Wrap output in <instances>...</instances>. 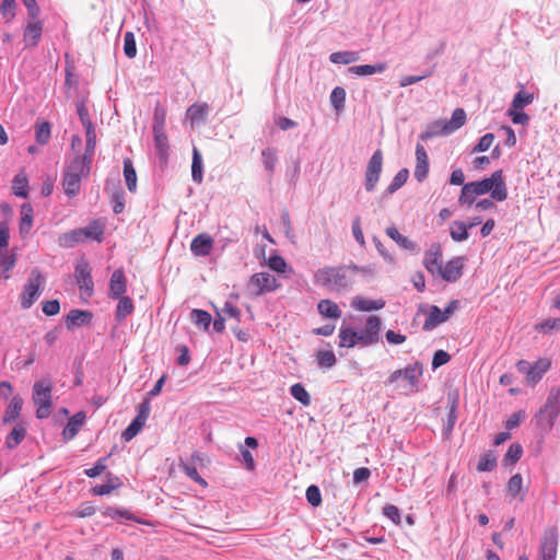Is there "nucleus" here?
I'll return each instance as SVG.
<instances>
[{
    "label": "nucleus",
    "mask_w": 560,
    "mask_h": 560,
    "mask_svg": "<svg viewBox=\"0 0 560 560\" xmlns=\"http://www.w3.org/2000/svg\"><path fill=\"white\" fill-rule=\"evenodd\" d=\"M381 329V319L378 316H370L366 319L365 329L361 332L363 337V345L368 346L374 343L378 338Z\"/></svg>",
    "instance_id": "19"
},
{
    "label": "nucleus",
    "mask_w": 560,
    "mask_h": 560,
    "mask_svg": "<svg viewBox=\"0 0 560 560\" xmlns=\"http://www.w3.org/2000/svg\"><path fill=\"white\" fill-rule=\"evenodd\" d=\"M262 164L265 168L272 174L277 163V151L272 148H267L261 152Z\"/></svg>",
    "instance_id": "52"
},
{
    "label": "nucleus",
    "mask_w": 560,
    "mask_h": 560,
    "mask_svg": "<svg viewBox=\"0 0 560 560\" xmlns=\"http://www.w3.org/2000/svg\"><path fill=\"white\" fill-rule=\"evenodd\" d=\"M444 322H446V320H445V317H443V315H442V311L436 305H432L429 308V314L423 324V329L432 330L436 326H439L440 324H442Z\"/></svg>",
    "instance_id": "35"
},
{
    "label": "nucleus",
    "mask_w": 560,
    "mask_h": 560,
    "mask_svg": "<svg viewBox=\"0 0 560 560\" xmlns=\"http://www.w3.org/2000/svg\"><path fill=\"white\" fill-rule=\"evenodd\" d=\"M75 279L81 296L89 299L93 295L94 283L91 276V268L88 261H81L75 267Z\"/></svg>",
    "instance_id": "12"
},
{
    "label": "nucleus",
    "mask_w": 560,
    "mask_h": 560,
    "mask_svg": "<svg viewBox=\"0 0 560 560\" xmlns=\"http://www.w3.org/2000/svg\"><path fill=\"white\" fill-rule=\"evenodd\" d=\"M16 2L15 0H2L0 12L7 23L15 18Z\"/></svg>",
    "instance_id": "57"
},
{
    "label": "nucleus",
    "mask_w": 560,
    "mask_h": 560,
    "mask_svg": "<svg viewBox=\"0 0 560 560\" xmlns=\"http://www.w3.org/2000/svg\"><path fill=\"white\" fill-rule=\"evenodd\" d=\"M135 310L133 302L129 296H120L116 308V319L118 322L124 320L126 317L132 314Z\"/></svg>",
    "instance_id": "40"
},
{
    "label": "nucleus",
    "mask_w": 560,
    "mask_h": 560,
    "mask_svg": "<svg viewBox=\"0 0 560 560\" xmlns=\"http://www.w3.org/2000/svg\"><path fill=\"white\" fill-rule=\"evenodd\" d=\"M44 284L45 278L42 272L37 268L32 269L20 294V302L23 308L27 310L35 303L44 289Z\"/></svg>",
    "instance_id": "5"
},
{
    "label": "nucleus",
    "mask_w": 560,
    "mask_h": 560,
    "mask_svg": "<svg viewBox=\"0 0 560 560\" xmlns=\"http://www.w3.org/2000/svg\"><path fill=\"white\" fill-rule=\"evenodd\" d=\"M214 241L207 233L198 234L190 243V250L195 256H208L213 248Z\"/></svg>",
    "instance_id": "15"
},
{
    "label": "nucleus",
    "mask_w": 560,
    "mask_h": 560,
    "mask_svg": "<svg viewBox=\"0 0 560 560\" xmlns=\"http://www.w3.org/2000/svg\"><path fill=\"white\" fill-rule=\"evenodd\" d=\"M203 166H202V158L197 148L192 150V162H191V177L192 180L197 184H201L203 180Z\"/></svg>",
    "instance_id": "38"
},
{
    "label": "nucleus",
    "mask_w": 560,
    "mask_h": 560,
    "mask_svg": "<svg viewBox=\"0 0 560 560\" xmlns=\"http://www.w3.org/2000/svg\"><path fill=\"white\" fill-rule=\"evenodd\" d=\"M471 185H474V183L464 184L462 187L458 198V203L462 207H471L476 201V198L479 196Z\"/></svg>",
    "instance_id": "39"
},
{
    "label": "nucleus",
    "mask_w": 560,
    "mask_h": 560,
    "mask_svg": "<svg viewBox=\"0 0 560 560\" xmlns=\"http://www.w3.org/2000/svg\"><path fill=\"white\" fill-rule=\"evenodd\" d=\"M466 122V113L463 108H456L452 117L448 121H436L434 124V127L436 128L435 131H425L421 133L420 138L422 140H428L433 136H436L438 133L442 135H451L452 132L456 131L460 127H463Z\"/></svg>",
    "instance_id": "8"
},
{
    "label": "nucleus",
    "mask_w": 560,
    "mask_h": 560,
    "mask_svg": "<svg viewBox=\"0 0 560 560\" xmlns=\"http://www.w3.org/2000/svg\"><path fill=\"white\" fill-rule=\"evenodd\" d=\"M429 173V158L424 147L420 143L416 145V167L415 178L421 183L423 182Z\"/></svg>",
    "instance_id": "14"
},
{
    "label": "nucleus",
    "mask_w": 560,
    "mask_h": 560,
    "mask_svg": "<svg viewBox=\"0 0 560 560\" xmlns=\"http://www.w3.org/2000/svg\"><path fill=\"white\" fill-rule=\"evenodd\" d=\"M93 318V315L89 311L71 310L66 317V326L68 329L73 327H81L89 324Z\"/></svg>",
    "instance_id": "21"
},
{
    "label": "nucleus",
    "mask_w": 560,
    "mask_h": 560,
    "mask_svg": "<svg viewBox=\"0 0 560 560\" xmlns=\"http://www.w3.org/2000/svg\"><path fill=\"white\" fill-rule=\"evenodd\" d=\"M346 91L343 88L336 86L330 94L331 105L336 110H340L345 107Z\"/></svg>",
    "instance_id": "58"
},
{
    "label": "nucleus",
    "mask_w": 560,
    "mask_h": 560,
    "mask_svg": "<svg viewBox=\"0 0 560 560\" xmlns=\"http://www.w3.org/2000/svg\"><path fill=\"white\" fill-rule=\"evenodd\" d=\"M359 54L355 51H337L332 52L329 56V60L332 63H342V65H349L351 62H354L359 60Z\"/></svg>",
    "instance_id": "43"
},
{
    "label": "nucleus",
    "mask_w": 560,
    "mask_h": 560,
    "mask_svg": "<svg viewBox=\"0 0 560 560\" xmlns=\"http://www.w3.org/2000/svg\"><path fill=\"white\" fill-rule=\"evenodd\" d=\"M209 106L206 103H196L188 107L186 117L191 127L203 122L208 116Z\"/></svg>",
    "instance_id": "23"
},
{
    "label": "nucleus",
    "mask_w": 560,
    "mask_h": 560,
    "mask_svg": "<svg viewBox=\"0 0 560 560\" xmlns=\"http://www.w3.org/2000/svg\"><path fill=\"white\" fill-rule=\"evenodd\" d=\"M127 291V279L122 269H116L109 280L108 295L112 299H119Z\"/></svg>",
    "instance_id": "16"
},
{
    "label": "nucleus",
    "mask_w": 560,
    "mask_h": 560,
    "mask_svg": "<svg viewBox=\"0 0 560 560\" xmlns=\"http://www.w3.org/2000/svg\"><path fill=\"white\" fill-rule=\"evenodd\" d=\"M358 343L363 345V337L351 327H341L339 330V347L353 348Z\"/></svg>",
    "instance_id": "22"
},
{
    "label": "nucleus",
    "mask_w": 560,
    "mask_h": 560,
    "mask_svg": "<svg viewBox=\"0 0 560 560\" xmlns=\"http://www.w3.org/2000/svg\"><path fill=\"white\" fill-rule=\"evenodd\" d=\"M35 138L36 141L42 145L48 143L50 139V124L48 121H42L36 124Z\"/></svg>",
    "instance_id": "47"
},
{
    "label": "nucleus",
    "mask_w": 560,
    "mask_h": 560,
    "mask_svg": "<svg viewBox=\"0 0 560 560\" xmlns=\"http://www.w3.org/2000/svg\"><path fill=\"white\" fill-rule=\"evenodd\" d=\"M197 463H199L202 466L203 458L199 453H194L190 457V463L183 464L182 469L187 477H189L195 482L199 483L201 487L206 488L208 486V483L199 475L197 467H196Z\"/></svg>",
    "instance_id": "17"
},
{
    "label": "nucleus",
    "mask_w": 560,
    "mask_h": 560,
    "mask_svg": "<svg viewBox=\"0 0 560 560\" xmlns=\"http://www.w3.org/2000/svg\"><path fill=\"white\" fill-rule=\"evenodd\" d=\"M12 191L16 197L28 196V178L24 172L18 173L12 180Z\"/></svg>",
    "instance_id": "32"
},
{
    "label": "nucleus",
    "mask_w": 560,
    "mask_h": 560,
    "mask_svg": "<svg viewBox=\"0 0 560 560\" xmlns=\"http://www.w3.org/2000/svg\"><path fill=\"white\" fill-rule=\"evenodd\" d=\"M279 285L277 278L271 273L257 272L249 278L247 289L252 296H259L277 290Z\"/></svg>",
    "instance_id": "9"
},
{
    "label": "nucleus",
    "mask_w": 560,
    "mask_h": 560,
    "mask_svg": "<svg viewBox=\"0 0 560 560\" xmlns=\"http://www.w3.org/2000/svg\"><path fill=\"white\" fill-rule=\"evenodd\" d=\"M317 310L324 317L337 319L341 316V310L338 304L328 299L320 300L317 304Z\"/></svg>",
    "instance_id": "30"
},
{
    "label": "nucleus",
    "mask_w": 560,
    "mask_h": 560,
    "mask_svg": "<svg viewBox=\"0 0 560 560\" xmlns=\"http://www.w3.org/2000/svg\"><path fill=\"white\" fill-rule=\"evenodd\" d=\"M86 148L83 156H77L75 159H88L89 165L91 166L92 156L96 144V135L93 127L86 128Z\"/></svg>",
    "instance_id": "44"
},
{
    "label": "nucleus",
    "mask_w": 560,
    "mask_h": 560,
    "mask_svg": "<svg viewBox=\"0 0 560 560\" xmlns=\"http://www.w3.org/2000/svg\"><path fill=\"white\" fill-rule=\"evenodd\" d=\"M351 306L357 311L370 312L377 311L385 306V302L383 300H371L364 296H355Z\"/></svg>",
    "instance_id": "26"
},
{
    "label": "nucleus",
    "mask_w": 560,
    "mask_h": 560,
    "mask_svg": "<svg viewBox=\"0 0 560 560\" xmlns=\"http://www.w3.org/2000/svg\"><path fill=\"white\" fill-rule=\"evenodd\" d=\"M386 235L389 238H392L394 242H396L401 248H405L408 250L416 249V244L408 237L401 235L395 226H388L386 229Z\"/></svg>",
    "instance_id": "37"
},
{
    "label": "nucleus",
    "mask_w": 560,
    "mask_h": 560,
    "mask_svg": "<svg viewBox=\"0 0 560 560\" xmlns=\"http://www.w3.org/2000/svg\"><path fill=\"white\" fill-rule=\"evenodd\" d=\"M104 223L100 220H95L91 222L88 226L82 228V234L84 236V240L90 238L97 242L102 241V236L104 233Z\"/></svg>",
    "instance_id": "34"
},
{
    "label": "nucleus",
    "mask_w": 560,
    "mask_h": 560,
    "mask_svg": "<svg viewBox=\"0 0 560 560\" xmlns=\"http://www.w3.org/2000/svg\"><path fill=\"white\" fill-rule=\"evenodd\" d=\"M34 210L31 203H23L21 206V219L19 223L20 233L26 235L33 226Z\"/></svg>",
    "instance_id": "27"
},
{
    "label": "nucleus",
    "mask_w": 560,
    "mask_h": 560,
    "mask_svg": "<svg viewBox=\"0 0 560 560\" xmlns=\"http://www.w3.org/2000/svg\"><path fill=\"white\" fill-rule=\"evenodd\" d=\"M463 269L464 258L454 257L453 259L448 260L445 266H442V271H440L439 275L443 280L447 282H455L462 277Z\"/></svg>",
    "instance_id": "13"
},
{
    "label": "nucleus",
    "mask_w": 560,
    "mask_h": 560,
    "mask_svg": "<svg viewBox=\"0 0 560 560\" xmlns=\"http://www.w3.org/2000/svg\"><path fill=\"white\" fill-rule=\"evenodd\" d=\"M387 69V65L385 62H380L376 65H361L353 66L349 68V72L355 75L364 77L372 75L374 73H382Z\"/></svg>",
    "instance_id": "29"
},
{
    "label": "nucleus",
    "mask_w": 560,
    "mask_h": 560,
    "mask_svg": "<svg viewBox=\"0 0 560 560\" xmlns=\"http://www.w3.org/2000/svg\"><path fill=\"white\" fill-rule=\"evenodd\" d=\"M423 373V368L420 362L409 364L405 369H399L393 372L386 382V385L400 394L409 395L416 390L419 377Z\"/></svg>",
    "instance_id": "2"
},
{
    "label": "nucleus",
    "mask_w": 560,
    "mask_h": 560,
    "mask_svg": "<svg viewBox=\"0 0 560 560\" xmlns=\"http://www.w3.org/2000/svg\"><path fill=\"white\" fill-rule=\"evenodd\" d=\"M290 393L294 399L300 401L303 406H308L311 404V396L302 384H293L290 388Z\"/></svg>",
    "instance_id": "48"
},
{
    "label": "nucleus",
    "mask_w": 560,
    "mask_h": 560,
    "mask_svg": "<svg viewBox=\"0 0 560 560\" xmlns=\"http://www.w3.org/2000/svg\"><path fill=\"white\" fill-rule=\"evenodd\" d=\"M91 171L88 159H73L69 165H67L63 178L62 188L65 194L72 198L77 196L81 188V180L83 177H88Z\"/></svg>",
    "instance_id": "3"
},
{
    "label": "nucleus",
    "mask_w": 560,
    "mask_h": 560,
    "mask_svg": "<svg viewBox=\"0 0 560 560\" xmlns=\"http://www.w3.org/2000/svg\"><path fill=\"white\" fill-rule=\"evenodd\" d=\"M124 52L129 58L132 59L137 55V45L135 34L132 32H127L124 37Z\"/></svg>",
    "instance_id": "56"
},
{
    "label": "nucleus",
    "mask_w": 560,
    "mask_h": 560,
    "mask_svg": "<svg viewBox=\"0 0 560 560\" xmlns=\"http://www.w3.org/2000/svg\"><path fill=\"white\" fill-rule=\"evenodd\" d=\"M497 467V456L492 452H488L483 454L479 463L477 465V470L482 471H491Z\"/></svg>",
    "instance_id": "51"
},
{
    "label": "nucleus",
    "mask_w": 560,
    "mask_h": 560,
    "mask_svg": "<svg viewBox=\"0 0 560 560\" xmlns=\"http://www.w3.org/2000/svg\"><path fill=\"white\" fill-rule=\"evenodd\" d=\"M306 499L313 506H318L322 503V495L317 486H310L306 489Z\"/></svg>",
    "instance_id": "63"
},
{
    "label": "nucleus",
    "mask_w": 560,
    "mask_h": 560,
    "mask_svg": "<svg viewBox=\"0 0 560 560\" xmlns=\"http://www.w3.org/2000/svg\"><path fill=\"white\" fill-rule=\"evenodd\" d=\"M451 237L455 242H463L468 238V229L465 222L454 221L450 229Z\"/></svg>",
    "instance_id": "45"
},
{
    "label": "nucleus",
    "mask_w": 560,
    "mask_h": 560,
    "mask_svg": "<svg viewBox=\"0 0 560 560\" xmlns=\"http://www.w3.org/2000/svg\"><path fill=\"white\" fill-rule=\"evenodd\" d=\"M316 361L320 368L330 369L336 364V355L331 350H320L316 354Z\"/></svg>",
    "instance_id": "50"
},
{
    "label": "nucleus",
    "mask_w": 560,
    "mask_h": 560,
    "mask_svg": "<svg viewBox=\"0 0 560 560\" xmlns=\"http://www.w3.org/2000/svg\"><path fill=\"white\" fill-rule=\"evenodd\" d=\"M549 360H538L533 366H530V371H528V382L537 383L542 377V375L549 370Z\"/></svg>",
    "instance_id": "36"
},
{
    "label": "nucleus",
    "mask_w": 560,
    "mask_h": 560,
    "mask_svg": "<svg viewBox=\"0 0 560 560\" xmlns=\"http://www.w3.org/2000/svg\"><path fill=\"white\" fill-rule=\"evenodd\" d=\"M103 514L107 517H110L112 520L125 518V520H129V521H135L139 524H147L145 522L136 517L129 510H126V509L108 506L105 509Z\"/></svg>",
    "instance_id": "33"
},
{
    "label": "nucleus",
    "mask_w": 560,
    "mask_h": 560,
    "mask_svg": "<svg viewBox=\"0 0 560 560\" xmlns=\"http://www.w3.org/2000/svg\"><path fill=\"white\" fill-rule=\"evenodd\" d=\"M121 482L118 477L109 475L107 477V482L103 485H98L92 489L93 494L95 495H105L109 494L115 489L119 488Z\"/></svg>",
    "instance_id": "42"
},
{
    "label": "nucleus",
    "mask_w": 560,
    "mask_h": 560,
    "mask_svg": "<svg viewBox=\"0 0 560 560\" xmlns=\"http://www.w3.org/2000/svg\"><path fill=\"white\" fill-rule=\"evenodd\" d=\"M358 271L357 266L324 267L315 272L314 280L322 287L339 290L349 287Z\"/></svg>",
    "instance_id": "1"
},
{
    "label": "nucleus",
    "mask_w": 560,
    "mask_h": 560,
    "mask_svg": "<svg viewBox=\"0 0 560 560\" xmlns=\"http://www.w3.org/2000/svg\"><path fill=\"white\" fill-rule=\"evenodd\" d=\"M106 462H107V457H103V458L98 459L96 462L95 466L92 468L85 469L84 474L89 478H95V477L100 476L107 468Z\"/></svg>",
    "instance_id": "62"
},
{
    "label": "nucleus",
    "mask_w": 560,
    "mask_h": 560,
    "mask_svg": "<svg viewBox=\"0 0 560 560\" xmlns=\"http://www.w3.org/2000/svg\"><path fill=\"white\" fill-rule=\"evenodd\" d=\"M85 421V413L78 412L73 417L68 420L67 425L62 431V436L65 441L72 440L79 432L80 428Z\"/></svg>",
    "instance_id": "24"
},
{
    "label": "nucleus",
    "mask_w": 560,
    "mask_h": 560,
    "mask_svg": "<svg viewBox=\"0 0 560 560\" xmlns=\"http://www.w3.org/2000/svg\"><path fill=\"white\" fill-rule=\"evenodd\" d=\"M26 436V428L23 423L14 425L12 431L5 438V446L8 450L15 448Z\"/></svg>",
    "instance_id": "31"
},
{
    "label": "nucleus",
    "mask_w": 560,
    "mask_h": 560,
    "mask_svg": "<svg viewBox=\"0 0 560 560\" xmlns=\"http://www.w3.org/2000/svg\"><path fill=\"white\" fill-rule=\"evenodd\" d=\"M494 141V136L492 133H486L479 140V142L472 149V152H485L487 151Z\"/></svg>",
    "instance_id": "64"
},
{
    "label": "nucleus",
    "mask_w": 560,
    "mask_h": 560,
    "mask_svg": "<svg viewBox=\"0 0 560 560\" xmlns=\"http://www.w3.org/2000/svg\"><path fill=\"white\" fill-rule=\"evenodd\" d=\"M144 422L133 419L131 423L125 429V431L121 434L122 440L126 442L131 441L144 427Z\"/></svg>",
    "instance_id": "54"
},
{
    "label": "nucleus",
    "mask_w": 560,
    "mask_h": 560,
    "mask_svg": "<svg viewBox=\"0 0 560 560\" xmlns=\"http://www.w3.org/2000/svg\"><path fill=\"white\" fill-rule=\"evenodd\" d=\"M424 266L432 275H439L440 271H442V253L439 248L436 250L425 253Z\"/></svg>",
    "instance_id": "28"
},
{
    "label": "nucleus",
    "mask_w": 560,
    "mask_h": 560,
    "mask_svg": "<svg viewBox=\"0 0 560 560\" xmlns=\"http://www.w3.org/2000/svg\"><path fill=\"white\" fill-rule=\"evenodd\" d=\"M472 183L474 185L471 186L479 196L490 192L491 199L497 201H503L508 197L506 185L502 170L493 172L488 178Z\"/></svg>",
    "instance_id": "4"
},
{
    "label": "nucleus",
    "mask_w": 560,
    "mask_h": 560,
    "mask_svg": "<svg viewBox=\"0 0 560 560\" xmlns=\"http://www.w3.org/2000/svg\"><path fill=\"white\" fill-rule=\"evenodd\" d=\"M84 241L81 229L72 230L60 237V244L65 247H73L77 243Z\"/></svg>",
    "instance_id": "49"
},
{
    "label": "nucleus",
    "mask_w": 560,
    "mask_h": 560,
    "mask_svg": "<svg viewBox=\"0 0 560 560\" xmlns=\"http://www.w3.org/2000/svg\"><path fill=\"white\" fill-rule=\"evenodd\" d=\"M534 100L533 94L525 93L523 91L515 94L513 101H512V108L514 109H522L528 104H530Z\"/></svg>",
    "instance_id": "59"
},
{
    "label": "nucleus",
    "mask_w": 560,
    "mask_h": 560,
    "mask_svg": "<svg viewBox=\"0 0 560 560\" xmlns=\"http://www.w3.org/2000/svg\"><path fill=\"white\" fill-rule=\"evenodd\" d=\"M124 177L129 191L137 189V173L130 159L124 160Z\"/></svg>",
    "instance_id": "41"
},
{
    "label": "nucleus",
    "mask_w": 560,
    "mask_h": 560,
    "mask_svg": "<svg viewBox=\"0 0 560 560\" xmlns=\"http://www.w3.org/2000/svg\"><path fill=\"white\" fill-rule=\"evenodd\" d=\"M52 384L48 380L35 382L33 386V402L37 407L36 417L45 419L50 415Z\"/></svg>",
    "instance_id": "6"
},
{
    "label": "nucleus",
    "mask_w": 560,
    "mask_h": 560,
    "mask_svg": "<svg viewBox=\"0 0 560 560\" xmlns=\"http://www.w3.org/2000/svg\"><path fill=\"white\" fill-rule=\"evenodd\" d=\"M383 514L396 525H399L401 523L400 512L396 505H385L383 509Z\"/></svg>",
    "instance_id": "61"
},
{
    "label": "nucleus",
    "mask_w": 560,
    "mask_h": 560,
    "mask_svg": "<svg viewBox=\"0 0 560 560\" xmlns=\"http://www.w3.org/2000/svg\"><path fill=\"white\" fill-rule=\"evenodd\" d=\"M43 26L39 21H33L27 23L24 28V43L26 47L36 46L42 37Z\"/></svg>",
    "instance_id": "20"
},
{
    "label": "nucleus",
    "mask_w": 560,
    "mask_h": 560,
    "mask_svg": "<svg viewBox=\"0 0 560 560\" xmlns=\"http://www.w3.org/2000/svg\"><path fill=\"white\" fill-rule=\"evenodd\" d=\"M191 319L197 326L203 329H208L211 324V315L202 310H194L191 312Z\"/></svg>",
    "instance_id": "55"
},
{
    "label": "nucleus",
    "mask_w": 560,
    "mask_h": 560,
    "mask_svg": "<svg viewBox=\"0 0 560 560\" xmlns=\"http://www.w3.org/2000/svg\"><path fill=\"white\" fill-rule=\"evenodd\" d=\"M506 493L513 500L516 499L520 502L525 500L526 489L523 486V477L521 474H515L509 479Z\"/></svg>",
    "instance_id": "18"
},
{
    "label": "nucleus",
    "mask_w": 560,
    "mask_h": 560,
    "mask_svg": "<svg viewBox=\"0 0 560 560\" xmlns=\"http://www.w3.org/2000/svg\"><path fill=\"white\" fill-rule=\"evenodd\" d=\"M23 407V398L20 396H14L11 398L10 402L8 404L2 422L3 423H11L20 418L21 411Z\"/></svg>",
    "instance_id": "25"
},
{
    "label": "nucleus",
    "mask_w": 560,
    "mask_h": 560,
    "mask_svg": "<svg viewBox=\"0 0 560 560\" xmlns=\"http://www.w3.org/2000/svg\"><path fill=\"white\" fill-rule=\"evenodd\" d=\"M560 411V402L557 395L551 394L544 407L536 413L535 421L537 428L542 432H548L553 427Z\"/></svg>",
    "instance_id": "7"
},
{
    "label": "nucleus",
    "mask_w": 560,
    "mask_h": 560,
    "mask_svg": "<svg viewBox=\"0 0 560 560\" xmlns=\"http://www.w3.org/2000/svg\"><path fill=\"white\" fill-rule=\"evenodd\" d=\"M409 177V171L407 168H401L393 178L392 183L387 187V192L393 194L398 190L400 187L405 185Z\"/></svg>",
    "instance_id": "53"
},
{
    "label": "nucleus",
    "mask_w": 560,
    "mask_h": 560,
    "mask_svg": "<svg viewBox=\"0 0 560 560\" xmlns=\"http://www.w3.org/2000/svg\"><path fill=\"white\" fill-rule=\"evenodd\" d=\"M154 141L155 145L159 150V154L161 158H166L167 150H168V143H167V137L163 132L162 127H154Z\"/></svg>",
    "instance_id": "46"
},
{
    "label": "nucleus",
    "mask_w": 560,
    "mask_h": 560,
    "mask_svg": "<svg viewBox=\"0 0 560 560\" xmlns=\"http://www.w3.org/2000/svg\"><path fill=\"white\" fill-rule=\"evenodd\" d=\"M523 453V448L521 444L513 443L509 446L508 452L505 454L504 460L508 464H515L520 460Z\"/></svg>",
    "instance_id": "60"
},
{
    "label": "nucleus",
    "mask_w": 560,
    "mask_h": 560,
    "mask_svg": "<svg viewBox=\"0 0 560 560\" xmlns=\"http://www.w3.org/2000/svg\"><path fill=\"white\" fill-rule=\"evenodd\" d=\"M558 552V530L556 527L546 528L542 533L539 559L540 560H556Z\"/></svg>",
    "instance_id": "11"
},
{
    "label": "nucleus",
    "mask_w": 560,
    "mask_h": 560,
    "mask_svg": "<svg viewBox=\"0 0 560 560\" xmlns=\"http://www.w3.org/2000/svg\"><path fill=\"white\" fill-rule=\"evenodd\" d=\"M383 168V152L377 149L371 156L366 170L364 186L368 191H373L380 180V176Z\"/></svg>",
    "instance_id": "10"
}]
</instances>
